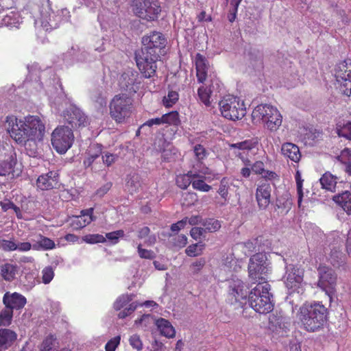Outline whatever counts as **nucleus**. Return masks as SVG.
<instances>
[{"instance_id":"nucleus-1","label":"nucleus","mask_w":351,"mask_h":351,"mask_svg":"<svg viewBox=\"0 0 351 351\" xmlns=\"http://www.w3.org/2000/svg\"><path fill=\"white\" fill-rule=\"evenodd\" d=\"M141 43L142 47L135 52L134 59L143 77L150 78L156 74V63L165 51L167 40L162 33L153 31L144 35Z\"/></svg>"},{"instance_id":"nucleus-2","label":"nucleus","mask_w":351,"mask_h":351,"mask_svg":"<svg viewBox=\"0 0 351 351\" xmlns=\"http://www.w3.org/2000/svg\"><path fill=\"white\" fill-rule=\"evenodd\" d=\"M5 123L10 136L18 143L41 141L45 131V124L40 118L34 115L26 116L23 120L10 115L6 117Z\"/></svg>"},{"instance_id":"nucleus-3","label":"nucleus","mask_w":351,"mask_h":351,"mask_svg":"<svg viewBox=\"0 0 351 351\" xmlns=\"http://www.w3.org/2000/svg\"><path fill=\"white\" fill-rule=\"evenodd\" d=\"M328 309L321 302L304 304L296 315L304 328L314 332L323 328L328 319Z\"/></svg>"},{"instance_id":"nucleus-4","label":"nucleus","mask_w":351,"mask_h":351,"mask_svg":"<svg viewBox=\"0 0 351 351\" xmlns=\"http://www.w3.org/2000/svg\"><path fill=\"white\" fill-rule=\"evenodd\" d=\"M252 119L255 124H263L270 131H276L281 125L282 117L278 110L268 104H260L252 112Z\"/></svg>"},{"instance_id":"nucleus-5","label":"nucleus","mask_w":351,"mask_h":351,"mask_svg":"<svg viewBox=\"0 0 351 351\" xmlns=\"http://www.w3.org/2000/svg\"><path fill=\"white\" fill-rule=\"evenodd\" d=\"M287 300L291 306L293 313L297 308L299 303L301 302V295L303 293L302 283L303 281V270L300 268L295 267L292 265L287 267Z\"/></svg>"},{"instance_id":"nucleus-6","label":"nucleus","mask_w":351,"mask_h":351,"mask_svg":"<svg viewBox=\"0 0 351 351\" xmlns=\"http://www.w3.org/2000/svg\"><path fill=\"white\" fill-rule=\"evenodd\" d=\"M270 285L268 283H258L248 295L250 306L257 313L267 314L274 309L271 300L272 295L269 293Z\"/></svg>"},{"instance_id":"nucleus-7","label":"nucleus","mask_w":351,"mask_h":351,"mask_svg":"<svg viewBox=\"0 0 351 351\" xmlns=\"http://www.w3.org/2000/svg\"><path fill=\"white\" fill-rule=\"evenodd\" d=\"M133 102V99L125 93L114 95L109 104L111 118L117 123H124L132 114Z\"/></svg>"},{"instance_id":"nucleus-8","label":"nucleus","mask_w":351,"mask_h":351,"mask_svg":"<svg viewBox=\"0 0 351 351\" xmlns=\"http://www.w3.org/2000/svg\"><path fill=\"white\" fill-rule=\"evenodd\" d=\"M219 106L221 115L228 120H241L246 114L245 104L237 97H225L219 101Z\"/></svg>"},{"instance_id":"nucleus-9","label":"nucleus","mask_w":351,"mask_h":351,"mask_svg":"<svg viewBox=\"0 0 351 351\" xmlns=\"http://www.w3.org/2000/svg\"><path fill=\"white\" fill-rule=\"evenodd\" d=\"M267 256L265 254L256 253L250 259L248 265L249 277L253 284L268 283Z\"/></svg>"},{"instance_id":"nucleus-10","label":"nucleus","mask_w":351,"mask_h":351,"mask_svg":"<svg viewBox=\"0 0 351 351\" xmlns=\"http://www.w3.org/2000/svg\"><path fill=\"white\" fill-rule=\"evenodd\" d=\"M74 134L69 126L60 125L51 133V141L54 149L59 154H64L74 142Z\"/></svg>"},{"instance_id":"nucleus-11","label":"nucleus","mask_w":351,"mask_h":351,"mask_svg":"<svg viewBox=\"0 0 351 351\" xmlns=\"http://www.w3.org/2000/svg\"><path fill=\"white\" fill-rule=\"evenodd\" d=\"M132 6L138 17L147 21L156 20L161 12L158 0H134Z\"/></svg>"},{"instance_id":"nucleus-12","label":"nucleus","mask_w":351,"mask_h":351,"mask_svg":"<svg viewBox=\"0 0 351 351\" xmlns=\"http://www.w3.org/2000/svg\"><path fill=\"white\" fill-rule=\"evenodd\" d=\"M335 75L341 90L349 96L351 94V60L349 63L345 60L337 64Z\"/></svg>"},{"instance_id":"nucleus-13","label":"nucleus","mask_w":351,"mask_h":351,"mask_svg":"<svg viewBox=\"0 0 351 351\" xmlns=\"http://www.w3.org/2000/svg\"><path fill=\"white\" fill-rule=\"evenodd\" d=\"M317 271V286L330 296L333 293L336 285L337 275L332 268L324 265L318 267Z\"/></svg>"},{"instance_id":"nucleus-14","label":"nucleus","mask_w":351,"mask_h":351,"mask_svg":"<svg viewBox=\"0 0 351 351\" xmlns=\"http://www.w3.org/2000/svg\"><path fill=\"white\" fill-rule=\"evenodd\" d=\"M63 119L67 126L73 129L84 128L87 125V117L78 108L71 106L63 112Z\"/></svg>"},{"instance_id":"nucleus-15","label":"nucleus","mask_w":351,"mask_h":351,"mask_svg":"<svg viewBox=\"0 0 351 351\" xmlns=\"http://www.w3.org/2000/svg\"><path fill=\"white\" fill-rule=\"evenodd\" d=\"M59 173L57 171H50L38 176L36 186L40 190H49L58 185Z\"/></svg>"},{"instance_id":"nucleus-16","label":"nucleus","mask_w":351,"mask_h":351,"mask_svg":"<svg viewBox=\"0 0 351 351\" xmlns=\"http://www.w3.org/2000/svg\"><path fill=\"white\" fill-rule=\"evenodd\" d=\"M271 192V185L267 182L258 185L256 191V199L259 208L265 209L269 205Z\"/></svg>"},{"instance_id":"nucleus-17","label":"nucleus","mask_w":351,"mask_h":351,"mask_svg":"<svg viewBox=\"0 0 351 351\" xmlns=\"http://www.w3.org/2000/svg\"><path fill=\"white\" fill-rule=\"evenodd\" d=\"M93 211V208H90L82 210L80 215L74 216L71 222L72 228L74 230H80L90 224L94 220Z\"/></svg>"},{"instance_id":"nucleus-18","label":"nucleus","mask_w":351,"mask_h":351,"mask_svg":"<svg viewBox=\"0 0 351 351\" xmlns=\"http://www.w3.org/2000/svg\"><path fill=\"white\" fill-rule=\"evenodd\" d=\"M3 302L7 308H10L12 311L14 309H21L23 308L26 302V298L20 293L14 292L10 293L6 292L3 298Z\"/></svg>"},{"instance_id":"nucleus-19","label":"nucleus","mask_w":351,"mask_h":351,"mask_svg":"<svg viewBox=\"0 0 351 351\" xmlns=\"http://www.w3.org/2000/svg\"><path fill=\"white\" fill-rule=\"evenodd\" d=\"M197 80L199 83H204L208 75V62L206 57L197 53L195 58Z\"/></svg>"},{"instance_id":"nucleus-20","label":"nucleus","mask_w":351,"mask_h":351,"mask_svg":"<svg viewBox=\"0 0 351 351\" xmlns=\"http://www.w3.org/2000/svg\"><path fill=\"white\" fill-rule=\"evenodd\" d=\"M252 170L256 175H261L266 180H279L278 175L272 171L265 170L263 161L257 160L252 165Z\"/></svg>"},{"instance_id":"nucleus-21","label":"nucleus","mask_w":351,"mask_h":351,"mask_svg":"<svg viewBox=\"0 0 351 351\" xmlns=\"http://www.w3.org/2000/svg\"><path fill=\"white\" fill-rule=\"evenodd\" d=\"M19 267L15 264L5 263L0 265V275L7 282H12L16 278Z\"/></svg>"},{"instance_id":"nucleus-22","label":"nucleus","mask_w":351,"mask_h":351,"mask_svg":"<svg viewBox=\"0 0 351 351\" xmlns=\"http://www.w3.org/2000/svg\"><path fill=\"white\" fill-rule=\"evenodd\" d=\"M285 327L284 317L282 312L277 311L269 315L268 328L272 332H283Z\"/></svg>"},{"instance_id":"nucleus-23","label":"nucleus","mask_w":351,"mask_h":351,"mask_svg":"<svg viewBox=\"0 0 351 351\" xmlns=\"http://www.w3.org/2000/svg\"><path fill=\"white\" fill-rule=\"evenodd\" d=\"M332 200L340 206L348 215L351 213V192L346 191L334 195Z\"/></svg>"},{"instance_id":"nucleus-24","label":"nucleus","mask_w":351,"mask_h":351,"mask_svg":"<svg viewBox=\"0 0 351 351\" xmlns=\"http://www.w3.org/2000/svg\"><path fill=\"white\" fill-rule=\"evenodd\" d=\"M156 325L162 335L167 338H173L176 336V330L167 319L159 318L156 321Z\"/></svg>"},{"instance_id":"nucleus-25","label":"nucleus","mask_w":351,"mask_h":351,"mask_svg":"<svg viewBox=\"0 0 351 351\" xmlns=\"http://www.w3.org/2000/svg\"><path fill=\"white\" fill-rule=\"evenodd\" d=\"M198 173H193L191 171L186 173L179 174L176 178V184L182 190L186 189L190 184H192L193 178H200Z\"/></svg>"},{"instance_id":"nucleus-26","label":"nucleus","mask_w":351,"mask_h":351,"mask_svg":"<svg viewBox=\"0 0 351 351\" xmlns=\"http://www.w3.org/2000/svg\"><path fill=\"white\" fill-rule=\"evenodd\" d=\"M322 188L330 192H335L337 177L327 171L319 179Z\"/></svg>"},{"instance_id":"nucleus-27","label":"nucleus","mask_w":351,"mask_h":351,"mask_svg":"<svg viewBox=\"0 0 351 351\" xmlns=\"http://www.w3.org/2000/svg\"><path fill=\"white\" fill-rule=\"evenodd\" d=\"M59 342L53 335L47 336L43 341L40 351H59Z\"/></svg>"},{"instance_id":"nucleus-28","label":"nucleus","mask_w":351,"mask_h":351,"mask_svg":"<svg viewBox=\"0 0 351 351\" xmlns=\"http://www.w3.org/2000/svg\"><path fill=\"white\" fill-rule=\"evenodd\" d=\"M336 159L344 166V171L351 176V149H343Z\"/></svg>"},{"instance_id":"nucleus-29","label":"nucleus","mask_w":351,"mask_h":351,"mask_svg":"<svg viewBox=\"0 0 351 351\" xmlns=\"http://www.w3.org/2000/svg\"><path fill=\"white\" fill-rule=\"evenodd\" d=\"M244 283L241 280L235 281L230 285V294H232L236 300H239L246 298L247 291L245 289Z\"/></svg>"},{"instance_id":"nucleus-30","label":"nucleus","mask_w":351,"mask_h":351,"mask_svg":"<svg viewBox=\"0 0 351 351\" xmlns=\"http://www.w3.org/2000/svg\"><path fill=\"white\" fill-rule=\"evenodd\" d=\"M103 145L99 143L92 144L88 152V157L84 160V165L90 166L102 154Z\"/></svg>"},{"instance_id":"nucleus-31","label":"nucleus","mask_w":351,"mask_h":351,"mask_svg":"<svg viewBox=\"0 0 351 351\" xmlns=\"http://www.w3.org/2000/svg\"><path fill=\"white\" fill-rule=\"evenodd\" d=\"M16 334L10 329H0V347L7 348L10 346L16 340Z\"/></svg>"},{"instance_id":"nucleus-32","label":"nucleus","mask_w":351,"mask_h":351,"mask_svg":"<svg viewBox=\"0 0 351 351\" xmlns=\"http://www.w3.org/2000/svg\"><path fill=\"white\" fill-rule=\"evenodd\" d=\"M256 244L258 253L265 254L269 252L271 247V241L267 235H260L254 238Z\"/></svg>"},{"instance_id":"nucleus-33","label":"nucleus","mask_w":351,"mask_h":351,"mask_svg":"<svg viewBox=\"0 0 351 351\" xmlns=\"http://www.w3.org/2000/svg\"><path fill=\"white\" fill-rule=\"evenodd\" d=\"M39 240L36 244L33 245V249L36 250H51L56 247L55 242L42 234L38 235Z\"/></svg>"},{"instance_id":"nucleus-34","label":"nucleus","mask_w":351,"mask_h":351,"mask_svg":"<svg viewBox=\"0 0 351 351\" xmlns=\"http://www.w3.org/2000/svg\"><path fill=\"white\" fill-rule=\"evenodd\" d=\"M136 79L134 78V74L124 73L119 80L120 86L122 88L128 90L129 92L136 93V90L134 88Z\"/></svg>"},{"instance_id":"nucleus-35","label":"nucleus","mask_w":351,"mask_h":351,"mask_svg":"<svg viewBox=\"0 0 351 351\" xmlns=\"http://www.w3.org/2000/svg\"><path fill=\"white\" fill-rule=\"evenodd\" d=\"M257 143L252 139L245 140L237 143H232L230 145L231 148L237 149V152H241L245 154H247L250 151L254 149Z\"/></svg>"},{"instance_id":"nucleus-36","label":"nucleus","mask_w":351,"mask_h":351,"mask_svg":"<svg viewBox=\"0 0 351 351\" xmlns=\"http://www.w3.org/2000/svg\"><path fill=\"white\" fill-rule=\"evenodd\" d=\"M229 189H230L229 180L228 178L223 177L220 180L219 189L217 190V193L223 199V202L221 203L220 206H224L226 204V203L228 200Z\"/></svg>"},{"instance_id":"nucleus-37","label":"nucleus","mask_w":351,"mask_h":351,"mask_svg":"<svg viewBox=\"0 0 351 351\" xmlns=\"http://www.w3.org/2000/svg\"><path fill=\"white\" fill-rule=\"evenodd\" d=\"M211 89L207 86H201L197 90L199 99L206 106H210L211 104Z\"/></svg>"},{"instance_id":"nucleus-38","label":"nucleus","mask_w":351,"mask_h":351,"mask_svg":"<svg viewBox=\"0 0 351 351\" xmlns=\"http://www.w3.org/2000/svg\"><path fill=\"white\" fill-rule=\"evenodd\" d=\"M287 157L295 162H298L301 158L299 147L291 143H287Z\"/></svg>"},{"instance_id":"nucleus-39","label":"nucleus","mask_w":351,"mask_h":351,"mask_svg":"<svg viewBox=\"0 0 351 351\" xmlns=\"http://www.w3.org/2000/svg\"><path fill=\"white\" fill-rule=\"evenodd\" d=\"M206 231L215 232L219 230L221 226V221L215 219H206L202 223Z\"/></svg>"},{"instance_id":"nucleus-40","label":"nucleus","mask_w":351,"mask_h":351,"mask_svg":"<svg viewBox=\"0 0 351 351\" xmlns=\"http://www.w3.org/2000/svg\"><path fill=\"white\" fill-rule=\"evenodd\" d=\"M13 311L5 306V308L0 313V326H8L12 322Z\"/></svg>"},{"instance_id":"nucleus-41","label":"nucleus","mask_w":351,"mask_h":351,"mask_svg":"<svg viewBox=\"0 0 351 351\" xmlns=\"http://www.w3.org/2000/svg\"><path fill=\"white\" fill-rule=\"evenodd\" d=\"M200 176V178H193V189L202 192H208L212 189L211 186L205 182L203 176Z\"/></svg>"},{"instance_id":"nucleus-42","label":"nucleus","mask_w":351,"mask_h":351,"mask_svg":"<svg viewBox=\"0 0 351 351\" xmlns=\"http://www.w3.org/2000/svg\"><path fill=\"white\" fill-rule=\"evenodd\" d=\"M162 124L178 125L180 124L179 114L177 111H172L163 114L162 117Z\"/></svg>"},{"instance_id":"nucleus-43","label":"nucleus","mask_w":351,"mask_h":351,"mask_svg":"<svg viewBox=\"0 0 351 351\" xmlns=\"http://www.w3.org/2000/svg\"><path fill=\"white\" fill-rule=\"evenodd\" d=\"M179 99V94L177 91L169 90L167 96L163 97V105L167 108L172 107Z\"/></svg>"},{"instance_id":"nucleus-44","label":"nucleus","mask_w":351,"mask_h":351,"mask_svg":"<svg viewBox=\"0 0 351 351\" xmlns=\"http://www.w3.org/2000/svg\"><path fill=\"white\" fill-rule=\"evenodd\" d=\"M295 179L296 182V187H297V193H298V206H301V204L303 198V182L304 180L302 179L301 174L299 171H296L295 175Z\"/></svg>"},{"instance_id":"nucleus-45","label":"nucleus","mask_w":351,"mask_h":351,"mask_svg":"<svg viewBox=\"0 0 351 351\" xmlns=\"http://www.w3.org/2000/svg\"><path fill=\"white\" fill-rule=\"evenodd\" d=\"M83 241L88 244H95L99 243H105L106 238L99 234H89L82 237Z\"/></svg>"},{"instance_id":"nucleus-46","label":"nucleus","mask_w":351,"mask_h":351,"mask_svg":"<svg viewBox=\"0 0 351 351\" xmlns=\"http://www.w3.org/2000/svg\"><path fill=\"white\" fill-rule=\"evenodd\" d=\"M132 300L131 296L129 295H122L119 297L114 304V308L116 311H120L127 304Z\"/></svg>"},{"instance_id":"nucleus-47","label":"nucleus","mask_w":351,"mask_h":351,"mask_svg":"<svg viewBox=\"0 0 351 351\" xmlns=\"http://www.w3.org/2000/svg\"><path fill=\"white\" fill-rule=\"evenodd\" d=\"M54 277V271L51 266L42 270V280L44 284H49Z\"/></svg>"},{"instance_id":"nucleus-48","label":"nucleus","mask_w":351,"mask_h":351,"mask_svg":"<svg viewBox=\"0 0 351 351\" xmlns=\"http://www.w3.org/2000/svg\"><path fill=\"white\" fill-rule=\"evenodd\" d=\"M0 245L1 248L5 252L16 250V242L14 239L11 240L2 239Z\"/></svg>"},{"instance_id":"nucleus-49","label":"nucleus","mask_w":351,"mask_h":351,"mask_svg":"<svg viewBox=\"0 0 351 351\" xmlns=\"http://www.w3.org/2000/svg\"><path fill=\"white\" fill-rule=\"evenodd\" d=\"M205 265V258H201L191 263L190 265V269L193 274H197L201 271Z\"/></svg>"},{"instance_id":"nucleus-50","label":"nucleus","mask_w":351,"mask_h":351,"mask_svg":"<svg viewBox=\"0 0 351 351\" xmlns=\"http://www.w3.org/2000/svg\"><path fill=\"white\" fill-rule=\"evenodd\" d=\"M137 251L139 256L141 258L152 260L156 256L154 252L150 250L144 249L142 247V245L139 244L137 247Z\"/></svg>"},{"instance_id":"nucleus-51","label":"nucleus","mask_w":351,"mask_h":351,"mask_svg":"<svg viewBox=\"0 0 351 351\" xmlns=\"http://www.w3.org/2000/svg\"><path fill=\"white\" fill-rule=\"evenodd\" d=\"M124 237V231L123 230H119L111 232H108L106 234V239H108L113 244H116L119 242V239L120 237Z\"/></svg>"},{"instance_id":"nucleus-52","label":"nucleus","mask_w":351,"mask_h":351,"mask_svg":"<svg viewBox=\"0 0 351 351\" xmlns=\"http://www.w3.org/2000/svg\"><path fill=\"white\" fill-rule=\"evenodd\" d=\"M130 345L138 351L143 349V344L138 335L134 334L130 336L129 339Z\"/></svg>"},{"instance_id":"nucleus-53","label":"nucleus","mask_w":351,"mask_h":351,"mask_svg":"<svg viewBox=\"0 0 351 351\" xmlns=\"http://www.w3.org/2000/svg\"><path fill=\"white\" fill-rule=\"evenodd\" d=\"M121 342V336L117 335L110 339L105 346L106 351H115Z\"/></svg>"},{"instance_id":"nucleus-54","label":"nucleus","mask_w":351,"mask_h":351,"mask_svg":"<svg viewBox=\"0 0 351 351\" xmlns=\"http://www.w3.org/2000/svg\"><path fill=\"white\" fill-rule=\"evenodd\" d=\"M193 152L197 160L199 161L204 160L207 156L206 149L200 144L196 145L194 147Z\"/></svg>"},{"instance_id":"nucleus-55","label":"nucleus","mask_w":351,"mask_h":351,"mask_svg":"<svg viewBox=\"0 0 351 351\" xmlns=\"http://www.w3.org/2000/svg\"><path fill=\"white\" fill-rule=\"evenodd\" d=\"M197 201V195L194 193H186L182 200V205L189 207L195 204Z\"/></svg>"},{"instance_id":"nucleus-56","label":"nucleus","mask_w":351,"mask_h":351,"mask_svg":"<svg viewBox=\"0 0 351 351\" xmlns=\"http://www.w3.org/2000/svg\"><path fill=\"white\" fill-rule=\"evenodd\" d=\"M337 134L339 136H343L346 138H351V122L348 121L343 126L337 130Z\"/></svg>"},{"instance_id":"nucleus-57","label":"nucleus","mask_w":351,"mask_h":351,"mask_svg":"<svg viewBox=\"0 0 351 351\" xmlns=\"http://www.w3.org/2000/svg\"><path fill=\"white\" fill-rule=\"evenodd\" d=\"M173 245L178 248L184 247L187 243V237L184 234H179L173 239Z\"/></svg>"},{"instance_id":"nucleus-58","label":"nucleus","mask_w":351,"mask_h":351,"mask_svg":"<svg viewBox=\"0 0 351 351\" xmlns=\"http://www.w3.org/2000/svg\"><path fill=\"white\" fill-rule=\"evenodd\" d=\"M118 156L116 154H111L110 152H104L102 156V160L104 165L107 167L111 166L113 163L116 162Z\"/></svg>"},{"instance_id":"nucleus-59","label":"nucleus","mask_w":351,"mask_h":351,"mask_svg":"<svg viewBox=\"0 0 351 351\" xmlns=\"http://www.w3.org/2000/svg\"><path fill=\"white\" fill-rule=\"evenodd\" d=\"M185 253L187 256L191 257H195L202 254L201 250H198L197 243L192 244L186 247Z\"/></svg>"},{"instance_id":"nucleus-60","label":"nucleus","mask_w":351,"mask_h":351,"mask_svg":"<svg viewBox=\"0 0 351 351\" xmlns=\"http://www.w3.org/2000/svg\"><path fill=\"white\" fill-rule=\"evenodd\" d=\"M112 186V184L111 182L104 184L95 191V195L99 197H104L110 191Z\"/></svg>"},{"instance_id":"nucleus-61","label":"nucleus","mask_w":351,"mask_h":351,"mask_svg":"<svg viewBox=\"0 0 351 351\" xmlns=\"http://www.w3.org/2000/svg\"><path fill=\"white\" fill-rule=\"evenodd\" d=\"M206 232L204 228L194 227L191 228L190 234L193 239L197 240Z\"/></svg>"},{"instance_id":"nucleus-62","label":"nucleus","mask_w":351,"mask_h":351,"mask_svg":"<svg viewBox=\"0 0 351 351\" xmlns=\"http://www.w3.org/2000/svg\"><path fill=\"white\" fill-rule=\"evenodd\" d=\"M186 223H187V217H184L182 220L178 221V222L173 223L171 226V230L172 232H177L180 230L184 228L185 227V226L186 225Z\"/></svg>"},{"instance_id":"nucleus-63","label":"nucleus","mask_w":351,"mask_h":351,"mask_svg":"<svg viewBox=\"0 0 351 351\" xmlns=\"http://www.w3.org/2000/svg\"><path fill=\"white\" fill-rule=\"evenodd\" d=\"M32 247H33V245L29 242L16 243V250L19 252H28Z\"/></svg>"},{"instance_id":"nucleus-64","label":"nucleus","mask_w":351,"mask_h":351,"mask_svg":"<svg viewBox=\"0 0 351 351\" xmlns=\"http://www.w3.org/2000/svg\"><path fill=\"white\" fill-rule=\"evenodd\" d=\"M234 154L236 155L237 157L241 159L245 167H252L251 161L247 157V154L243 155V154L241 152H235Z\"/></svg>"}]
</instances>
